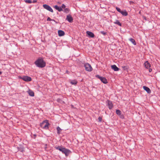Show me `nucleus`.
Here are the masks:
<instances>
[{
	"instance_id": "4be33fe9",
	"label": "nucleus",
	"mask_w": 160,
	"mask_h": 160,
	"mask_svg": "<svg viewBox=\"0 0 160 160\" xmlns=\"http://www.w3.org/2000/svg\"><path fill=\"white\" fill-rule=\"evenodd\" d=\"M116 113L118 115H120L121 114L122 112L119 110H117L116 111Z\"/></svg>"
},
{
	"instance_id": "2eb2a0df",
	"label": "nucleus",
	"mask_w": 160,
	"mask_h": 160,
	"mask_svg": "<svg viewBox=\"0 0 160 160\" xmlns=\"http://www.w3.org/2000/svg\"><path fill=\"white\" fill-rule=\"evenodd\" d=\"M55 9L58 10L59 12H61L63 11L61 7H58V5H55L53 7Z\"/></svg>"
},
{
	"instance_id": "39448f33",
	"label": "nucleus",
	"mask_w": 160,
	"mask_h": 160,
	"mask_svg": "<svg viewBox=\"0 0 160 160\" xmlns=\"http://www.w3.org/2000/svg\"><path fill=\"white\" fill-rule=\"evenodd\" d=\"M96 77L99 79L104 84H106L108 83L107 79L106 78H105L101 77L98 75H96Z\"/></svg>"
},
{
	"instance_id": "9d476101",
	"label": "nucleus",
	"mask_w": 160,
	"mask_h": 160,
	"mask_svg": "<svg viewBox=\"0 0 160 160\" xmlns=\"http://www.w3.org/2000/svg\"><path fill=\"white\" fill-rule=\"evenodd\" d=\"M86 33L90 38H93L95 37L94 34L91 32L87 31L86 32Z\"/></svg>"
},
{
	"instance_id": "f3484780",
	"label": "nucleus",
	"mask_w": 160,
	"mask_h": 160,
	"mask_svg": "<svg viewBox=\"0 0 160 160\" xmlns=\"http://www.w3.org/2000/svg\"><path fill=\"white\" fill-rule=\"evenodd\" d=\"M28 93L29 95H30V96H32V97H33V96H34V92L32 90H29L28 91Z\"/></svg>"
},
{
	"instance_id": "2f4dec72",
	"label": "nucleus",
	"mask_w": 160,
	"mask_h": 160,
	"mask_svg": "<svg viewBox=\"0 0 160 160\" xmlns=\"http://www.w3.org/2000/svg\"><path fill=\"white\" fill-rule=\"evenodd\" d=\"M129 3L130 4H132L134 3V2L133 1H130L129 2Z\"/></svg>"
},
{
	"instance_id": "5701e85b",
	"label": "nucleus",
	"mask_w": 160,
	"mask_h": 160,
	"mask_svg": "<svg viewBox=\"0 0 160 160\" xmlns=\"http://www.w3.org/2000/svg\"><path fill=\"white\" fill-rule=\"evenodd\" d=\"M70 10V9L68 8H65L64 9V12H65L66 13H68L69 12Z\"/></svg>"
},
{
	"instance_id": "412c9836",
	"label": "nucleus",
	"mask_w": 160,
	"mask_h": 160,
	"mask_svg": "<svg viewBox=\"0 0 160 160\" xmlns=\"http://www.w3.org/2000/svg\"><path fill=\"white\" fill-rule=\"evenodd\" d=\"M57 133L58 134H60V132H61V131H62V129L60 128L58 126L57 128Z\"/></svg>"
},
{
	"instance_id": "72a5a7b5",
	"label": "nucleus",
	"mask_w": 160,
	"mask_h": 160,
	"mask_svg": "<svg viewBox=\"0 0 160 160\" xmlns=\"http://www.w3.org/2000/svg\"><path fill=\"white\" fill-rule=\"evenodd\" d=\"M61 101V99L60 98H58L57 99V101L58 102H60V101Z\"/></svg>"
},
{
	"instance_id": "20e7f679",
	"label": "nucleus",
	"mask_w": 160,
	"mask_h": 160,
	"mask_svg": "<svg viewBox=\"0 0 160 160\" xmlns=\"http://www.w3.org/2000/svg\"><path fill=\"white\" fill-rule=\"evenodd\" d=\"M18 78L19 79H22L25 82H28L32 80L31 78L28 76H19Z\"/></svg>"
},
{
	"instance_id": "a878e982",
	"label": "nucleus",
	"mask_w": 160,
	"mask_h": 160,
	"mask_svg": "<svg viewBox=\"0 0 160 160\" xmlns=\"http://www.w3.org/2000/svg\"><path fill=\"white\" fill-rule=\"evenodd\" d=\"M122 68L124 70H126L128 69V66H122Z\"/></svg>"
},
{
	"instance_id": "aec40b11",
	"label": "nucleus",
	"mask_w": 160,
	"mask_h": 160,
	"mask_svg": "<svg viewBox=\"0 0 160 160\" xmlns=\"http://www.w3.org/2000/svg\"><path fill=\"white\" fill-rule=\"evenodd\" d=\"M70 83L72 84L75 85L77 83V82L75 80H72L70 82Z\"/></svg>"
},
{
	"instance_id": "473e14b6",
	"label": "nucleus",
	"mask_w": 160,
	"mask_h": 160,
	"mask_svg": "<svg viewBox=\"0 0 160 160\" xmlns=\"http://www.w3.org/2000/svg\"><path fill=\"white\" fill-rule=\"evenodd\" d=\"M37 2V0H33V1L32 2V3H36Z\"/></svg>"
},
{
	"instance_id": "f8f14e48",
	"label": "nucleus",
	"mask_w": 160,
	"mask_h": 160,
	"mask_svg": "<svg viewBox=\"0 0 160 160\" xmlns=\"http://www.w3.org/2000/svg\"><path fill=\"white\" fill-rule=\"evenodd\" d=\"M144 66L146 68H149L151 67V65L149 63L148 61H146L144 63Z\"/></svg>"
},
{
	"instance_id": "1a4fd4ad",
	"label": "nucleus",
	"mask_w": 160,
	"mask_h": 160,
	"mask_svg": "<svg viewBox=\"0 0 160 160\" xmlns=\"http://www.w3.org/2000/svg\"><path fill=\"white\" fill-rule=\"evenodd\" d=\"M66 19L70 23L72 22L73 21V18L70 14L67 15Z\"/></svg>"
},
{
	"instance_id": "423d86ee",
	"label": "nucleus",
	"mask_w": 160,
	"mask_h": 160,
	"mask_svg": "<svg viewBox=\"0 0 160 160\" xmlns=\"http://www.w3.org/2000/svg\"><path fill=\"white\" fill-rule=\"evenodd\" d=\"M84 66L86 71L88 72H91L92 71V68L90 64L89 63H86L85 64Z\"/></svg>"
},
{
	"instance_id": "4c0bfd02",
	"label": "nucleus",
	"mask_w": 160,
	"mask_h": 160,
	"mask_svg": "<svg viewBox=\"0 0 160 160\" xmlns=\"http://www.w3.org/2000/svg\"><path fill=\"white\" fill-rule=\"evenodd\" d=\"M144 19H145V20H146V17H144Z\"/></svg>"
},
{
	"instance_id": "4468645a",
	"label": "nucleus",
	"mask_w": 160,
	"mask_h": 160,
	"mask_svg": "<svg viewBox=\"0 0 160 160\" xmlns=\"http://www.w3.org/2000/svg\"><path fill=\"white\" fill-rule=\"evenodd\" d=\"M58 35L59 36H62L64 35V32L61 30H59L58 31Z\"/></svg>"
},
{
	"instance_id": "f704fd0d",
	"label": "nucleus",
	"mask_w": 160,
	"mask_h": 160,
	"mask_svg": "<svg viewBox=\"0 0 160 160\" xmlns=\"http://www.w3.org/2000/svg\"><path fill=\"white\" fill-rule=\"evenodd\" d=\"M33 137H32L33 138H34V139H35L36 138V137L37 136L35 134H34L33 135Z\"/></svg>"
},
{
	"instance_id": "c9c22d12",
	"label": "nucleus",
	"mask_w": 160,
	"mask_h": 160,
	"mask_svg": "<svg viewBox=\"0 0 160 160\" xmlns=\"http://www.w3.org/2000/svg\"><path fill=\"white\" fill-rule=\"evenodd\" d=\"M148 69H149V72H152V69L151 68H148Z\"/></svg>"
},
{
	"instance_id": "9b49d317",
	"label": "nucleus",
	"mask_w": 160,
	"mask_h": 160,
	"mask_svg": "<svg viewBox=\"0 0 160 160\" xmlns=\"http://www.w3.org/2000/svg\"><path fill=\"white\" fill-rule=\"evenodd\" d=\"M143 88L148 93L150 94L151 93V90L148 87L146 86H143Z\"/></svg>"
},
{
	"instance_id": "7c9ffc66",
	"label": "nucleus",
	"mask_w": 160,
	"mask_h": 160,
	"mask_svg": "<svg viewBox=\"0 0 160 160\" xmlns=\"http://www.w3.org/2000/svg\"><path fill=\"white\" fill-rule=\"evenodd\" d=\"M98 119L99 120V122H101L102 120V118L100 117H99L98 118Z\"/></svg>"
},
{
	"instance_id": "7ed1b4c3",
	"label": "nucleus",
	"mask_w": 160,
	"mask_h": 160,
	"mask_svg": "<svg viewBox=\"0 0 160 160\" xmlns=\"http://www.w3.org/2000/svg\"><path fill=\"white\" fill-rule=\"evenodd\" d=\"M49 123L48 120H45L43 121L40 124L41 127L45 129H48V126Z\"/></svg>"
},
{
	"instance_id": "6ab92c4d",
	"label": "nucleus",
	"mask_w": 160,
	"mask_h": 160,
	"mask_svg": "<svg viewBox=\"0 0 160 160\" xmlns=\"http://www.w3.org/2000/svg\"><path fill=\"white\" fill-rule=\"evenodd\" d=\"M129 40L132 42L134 45H136V42L135 40L132 38H130L129 39Z\"/></svg>"
},
{
	"instance_id": "f257e3e1",
	"label": "nucleus",
	"mask_w": 160,
	"mask_h": 160,
	"mask_svg": "<svg viewBox=\"0 0 160 160\" xmlns=\"http://www.w3.org/2000/svg\"><path fill=\"white\" fill-rule=\"evenodd\" d=\"M55 148L57 149L61 152L63 154H64L66 157H68L69 154L72 153L71 151L62 146H58L55 147Z\"/></svg>"
},
{
	"instance_id": "c85d7f7f",
	"label": "nucleus",
	"mask_w": 160,
	"mask_h": 160,
	"mask_svg": "<svg viewBox=\"0 0 160 160\" xmlns=\"http://www.w3.org/2000/svg\"><path fill=\"white\" fill-rule=\"evenodd\" d=\"M61 7L62 8V9L63 8L65 9L66 8V6L64 4H62Z\"/></svg>"
},
{
	"instance_id": "cd10ccee",
	"label": "nucleus",
	"mask_w": 160,
	"mask_h": 160,
	"mask_svg": "<svg viewBox=\"0 0 160 160\" xmlns=\"http://www.w3.org/2000/svg\"><path fill=\"white\" fill-rule=\"evenodd\" d=\"M116 8L117 10L120 13V12L122 11V10H121L120 8L117 7H116Z\"/></svg>"
},
{
	"instance_id": "f03ea898",
	"label": "nucleus",
	"mask_w": 160,
	"mask_h": 160,
	"mask_svg": "<svg viewBox=\"0 0 160 160\" xmlns=\"http://www.w3.org/2000/svg\"><path fill=\"white\" fill-rule=\"evenodd\" d=\"M36 66L39 68H43L46 66V62L42 58H38L34 62Z\"/></svg>"
},
{
	"instance_id": "0eeeda50",
	"label": "nucleus",
	"mask_w": 160,
	"mask_h": 160,
	"mask_svg": "<svg viewBox=\"0 0 160 160\" xmlns=\"http://www.w3.org/2000/svg\"><path fill=\"white\" fill-rule=\"evenodd\" d=\"M43 7L44 8L46 9L47 10L52 12H53V10L52 8L49 5L44 4L43 5Z\"/></svg>"
},
{
	"instance_id": "e433bc0d",
	"label": "nucleus",
	"mask_w": 160,
	"mask_h": 160,
	"mask_svg": "<svg viewBox=\"0 0 160 160\" xmlns=\"http://www.w3.org/2000/svg\"><path fill=\"white\" fill-rule=\"evenodd\" d=\"M2 73V72L1 71H0V75H1Z\"/></svg>"
},
{
	"instance_id": "393cba45",
	"label": "nucleus",
	"mask_w": 160,
	"mask_h": 160,
	"mask_svg": "<svg viewBox=\"0 0 160 160\" xmlns=\"http://www.w3.org/2000/svg\"><path fill=\"white\" fill-rule=\"evenodd\" d=\"M24 1L26 3H32V1H31V0H24Z\"/></svg>"
},
{
	"instance_id": "dca6fc26",
	"label": "nucleus",
	"mask_w": 160,
	"mask_h": 160,
	"mask_svg": "<svg viewBox=\"0 0 160 160\" xmlns=\"http://www.w3.org/2000/svg\"><path fill=\"white\" fill-rule=\"evenodd\" d=\"M120 13L123 16H126L128 15V12L125 10L122 11L120 12Z\"/></svg>"
},
{
	"instance_id": "ddd939ff",
	"label": "nucleus",
	"mask_w": 160,
	"mask_h": 160,
	"mask_svg": "<svg viewBox=\"0 0 160 160\" xmlns=\"http://www.w3.org/2000/svg\"><path fill=\"white\" fill-rule=\"evenodd\" d=\"M111 67L112 69L115 71H118L119 69L115 65H112Z\"/></svg>"
},
{
	"instance_id": "6e6552de",
	"label": "nucleus",
	"mask_w": 160,
	"mask_h": 160,
	"mask_svg": "<svg viewBox=\"0 0 160 160\" xmlns=\"http://www.w3.org/2000/svg\"><path fill=\"white\" fill-rule=\"evenodd\" d=\"M106 103L107 104L109 109H112L113 107V105L112 101L108 100L106 102Z\"/></svg>"
},
{
	"instance_id": "a211bd4d",
	"label": "nucleus",
	"mask_w": 160,
	"mask_h": 160,
	"mask_svg": "<svg viewBox=\"0 0 160 160\" xmlns=\"http://www.w3.org/2000/svg\"><path fill=\"white\" fill-rule=\"evenodd\" d=\"M113 23L114 24H117L118 25V26H122V24L121 23H120L119 20H116L115 22H113Z\"/></svg>"
},
{
	"instance_id": "bb28decb",
	"label": "nucleus",
	"mask_w": 160,
	"mask_h": 160,
	"mask_svg": "<svg viewBox=\"0 0 160 160\" xmlns=\"http://www.w3.org/2000/svg\"><path fill=\"white\" fill-rule=\"evenodd\" d=\"M100 33L103 34L104 36L106 35L107 34V32H104V31H101Z\"/></svg>"
},
{
	"instance_id": "b1692460",
	"label": "nucleus",
	"mask_w": 160,
	"mask_h": 160,
	"mask_svg": "<svg viewBox=\"0 0 160 160\" xmlns=\"http://www.w3.org/2000/svg\"><path fill=\"white\" fill-rule=\"evenodd\" d=\"M48 21H53L55 22L56 23H57L58 22H56L54 20L51 19L50 18L48 17L47 19Z\"/></svg>"
},
{
	"instance_id": "c756f323",
	"label": "nucleus",
	"mask_w": 160,
	"mask_h": 160,
	"mask_svg": "<svg viewBox=\"0 0 160 160\" xmlns=\"http://www.w3.org/2000/svg\"><path fill=\"white\" fill-rule=\"evenodd\" d=\"M18 150L21 152H23V148H18Z\"/></svg>"
}]
</instances>
